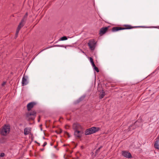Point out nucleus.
<instances>
[{
  "instance_id": "24",
  "label": "nucleus",
  "mask_w": 159,
  "mask_h": 159,
  "mask_svg": "<svg viewBox=\"0 0 159 159\" xmlns=\"http://www.w3.org/2000/svg\"><path fill=\"white\" fill-rule=\"evenodd\" d=\"M5 156V153H1L0 157H3Z\"/></svg>"
},
{
  "instance_id": "8",
  "label": "nucleus",
  "mask_w": 159,
  "mask_h": 159,
  "mask_svg": "<svg viewBox=\"0 0 159 159\" xmlns=\"http://www.w3.org/2000/svg\"><path fill=\"white\" fill-rule=\"evenodd\" d=\"M122 155L124 157L127 158H131L132 156L131 153L127 151H122Z\"/></svg>"
},
{
  "instance_id": "14",
  "label": "nucleus",
  "mask_w": 159,
  "mask_h": 159,
  "mask_svg": "<svg viewBox=\"0 0 159 159\" xmlns=\"http://www.w3.org/2000/svg\"><path fill=\"white\" fill-rule=\"evenodd\" d=\"M105 95V93L103 90H102V91L99 94V98L100 99L102 98Z\"/></svg>"
},
{
  "instance_id": "21",
  "label": "nucleus",
  "mask_w": 159,
  "mask_h": 159,
  "mask_svg": "<svg viewBox=\"0 0 159 159\" xmlns=\"http://www.w3.org/2000/svg\"><path fill=\"white\" fill-rule=\"evenodd\" d=\"M5 142V140L4 138L1 139H0V143H3Z\"/></svg>"
},
{
  "instance_id": "4",
  "label": "nucleus",
  "mask_w": 159,
  "mask_h": 159,
  "mask_svg": "<svg viewBox=\"0 0 159 159\" xmlns=\"http://www.w3.org/2000/svg\"><path fill=\"white\" fill-rule=\"evenodd\" d=\"M99 130V128L98 127H92L86 129L85 131V134L88 135L95 133Z\"/></svg>"
},
{
  "instance_id": "32",
  "label": "nucleus",
  "mask_w": 159,
  "mask_h": 159,
  "mask_svg": "<svg viewBox=\"0 0 159 159\" xmlns=\"http://www.w3.org/2000/svg\"><path fill=\"white\" fill-rule=\"evenodd\" d=\"M81 148L82 149H83V146H81Z\"/></svg>"
},
{
  "instance_id": "20",
  "label": "nucleus",
  "mask_w": 159,
  "mask_h": 159,
  "mask_svg": "<svg viewBox=\"0 0 159 159\" xmlns=\"http://www.w3.org/2000/svg\"><path fill=\"white\" fill-rule=\"evenodd\" d=\"M102 146H100L99 148L98 149L96 150V153H98L99 152V151H100V149L102 148Z\"/></svg>"
},
{
  "instance_id": "22",
  "label": "nucleus",
  "mask_w": 159,
  "mask_h": 159,
  "mask_svg": "<svg viewBox=\"0 0 159 159\" xmlns=\"http://www.w3.org/2000/svg\"><path fill=\"white\" fill-rule=\"evenodd\" d=\"M64 134L66 135H67L68 138L70 137V134L67 132H66V131L64 132Z\"/></svg>"
},
{
  "instance_id": "30",
  "label": "nucleus",
  "mask_w": 159,
  "mask_h": 159,
  "mask_svg": "<svg viewBox=\"0 0 159 159\" xmlns=\"http://www.w3.org/2000/svg\"><path fill=\"white\" fill-rule=\"evenodd\" d=\"M35 142L37 143L38 144V145H39H39H40V143H38V142Z\"/></svg>"
},
{
  "instance_id": "11",
  "label": "nucleus",
  "mask_w": 159,
  "mask_h": 159,
  "mask_svg": "<svg viewBox=\"0 0 159 159\" xmlns=\"http://www.w3.org/2000/svg\"><path fill=\"white\" fill-rule=\"evenodd\" d=\"M125 29L124 28L120 27H115L112 28V31L113 32L119 30Z\"/></svg>"
},
{
  "instance_id": "12",
  "label": "nucleus",
  "mask_w": 159,
  "mask_h": 159,
  "mask_svg": "<svg viewBox=\"0 0 159 159\" xmlns=\"http://www.w3.org/2000/svg\"><path fill=\"white\" fill-rule=\"evenodd\" d=\"M27 77L26 76H24L23 77L22 81V86L26 85L27 84L28 82L27 81Z\"/></svg>"
},
{
  "instance_id": "5",
  "label": "nucleus",
  "mask_w": 159,
  "mask_h": 159,
  "mask_svg": "<svg viewBox=\"0 0 159 159\" xmlns=\"http://www.w3.org/2000/svg\"><path fill=\"white\" fill-rule=\"evenodd\" d=\"M88 45L90 49L91 50H93L96 47V43L94 39H91L89 41Z\"/></svg>"
},
{
  "instance_id": "31",
  "label": "nucleus",
  "mask_w": 159,
  "mask_h": 159,
  "mask_svg": "<svg viewBox=\"0 0 159 159\" xmlns=\"http://www.w3.org/2000/svg\"><path fill=\"white\" fill-rule=\"evenodd\" d=\"M137 122H137V121H136V122H135V123H134V125H136V124H137Z\"/></svg>"
},
{
  "instance_id": "2",
  "label": "nucleus",
  "mask_w": 159,
  "mask_h": 159,
  "mask_svg": "<svg viewBox=\"0 0 159 159\" xmlns=\"http://www.w3.org/2000/svg\"><path fill=\"white\" fill-rule=\"evenodd\" d=\"M27 16L28 13L26 12L24 16L23 19L21 20V22H20L18 26L16 31V35H17L18 34L21 28L23 27L25 25Z\"/></svg>"
},
{
  "instance_id": "7",
  "label": "nucleus",
  "mask_w": 159,
  "mask_h": 159,
  "mask_svg": "<svg viewBox=\"0 0 159 159\" xmlns=\"http://www.w3.org/2000/svg\"><path fill=\"white\" fill-rule=\"evenodd\" d=\"M72 128L74 131H75L79 130L81 129V127L79 124L74 123L72 125Z\"/></svg>"
},
{
  "instance_id": "23",
  "label": "nucleus",
  "mask_w": 159,
  "mask_h": 159,
  "mask_svg": "<svg viewBox=\"0 0 159 159\" xmlns=\"http://www.w3.org/2000/svg\"><path fill=\"white\" fill-rule=\"evenodd\" d=\"M56 132H57V134H60L62 132V130L60 129L59 131H56Z\"/></svg>"
},
{
  "instance_id": "6",
  "label": "nucleus",
  "mask_w": 159,
  "mask_h": 159,
  "mask_svg": "<svg viewBox=\"0 0 159 159\" xmlns=\"http://www.w3.org/2000/svg\"><path fill=\"white\" fill-rule=\"evenodd\" d=\"M83 132L79 130L74 131V135L76 139H80L82 136Z\"/></svg>"
},
{
  "instance_id": "9",
  "label": "nucleus",
  "mask_w": 159,
  "mask_h": 159,
  "mask_svg": "<svg viewBox=\"0 0 159 159\" xmlns=\"http://www.w3.org/2000/svg\"><path fill=\"white\" fill-rule=\"evenodd\" d=\"M36 104V103L34 102H32L29 103L27 106V110L28 111H30Z\"/></svg>"
},
{
  "instance_id": "18",
  "label": "nucleus",
  "mask_w": 159,
  "mask_h": 159,
  "mask_svg": "<svg viewBox=\"0 0 159 159\" xmlns=\"http://www.w3.org/2000/svg\"><path fill=\"white\" fill-rule=\"evenodd\" d=\"M67 39V37L66 36H64L61 38L60 40H64Z\"/></svg>"
},
{
  "instance_id": "27",
  "label": "nucleus",
  "mask_w": 159,
  "mask_h": 159,
  "mask_svg": "<svg viewBox=\"0 0 159 159\" xmlns=\"http://www.w3.org/2000/svg\"><path fill=\"white\" fill-rule=\"evenodd\" d=\"M70 127V126L69 125H66V126H65V128H66V129H67L68 128H69Z\"/></svg>"
},
{
  "instance_id": "26",
  "label": "nucleus",
  "mask_w": 159,
  "mask_h": 159,
  "mask_svg": "<svg viewBox=\"0 0 159 159\" xmlns=\"http://www.w3.org/2000/svg\"><path fill=\"white\" fill-rule=\"evenodd\" d=\"M6 84V82H4L2 84V86H4Z\"/></svg>"
},
{
  "instance_id": "25",
  "label": "nucleus",
  "mask_w": 159,
  "mask_h": 159,
  "mask_svg": "<svg viewBox=\"0 0 159 159\" xmlns=\"http://www.w3.org/2000/svg\"><path fill=\"white\" fill-rule=\"evenodd\" d=\"M47 142H45L44 143H43V147H45L47 145Z\"/></svg>"
},
{
  "instance_id": "10",
  "label": "nucleus",
  "mask_w": 159,
  "mask_h": 159,
  "mask_svg": "<svg viewBox=\"0 0 159 159\" xmlns=\"http://www.w3.org/2000/svg\"><path fill=\"white\" fill-rule=\"evenodd\" d=\"M109 28V26L103 27L101 28L99 31V34L101 36L104 34L107 31Z\"/></svg>"
},
{
  "instance_id": "16",
  "label": "nucleus",
  "mask_w": 159,
  "mask_h": 159,
  "mask_svg": "<svg viewBox=\"0 0 159 159\" xmlns=\"http://www.w3.org/2000/svg\"><path fill=\"white\" fill-rule=\"evenodd\" d=\"M89 60H90V62L91 63V64L92 65V66L93 67V66H95V64H94V63L93 59L92 57H90L89 58Z\"/></svg>"
},
{
  "instance_id": "17",
  "label": "nucleus",
  "mask_w": 159,
  "mask_h": 159,
  "mask_svg": "<svg viewBox=\"0 0 159 159\" xmlns=\"http://www.w3.org/2000/svg\"><path fill=\"white\" fill-rule=\"evenodd\" d=\"M125 28H124L125 29H131L132 28V27L130 25H125Z\"/></svg>"
},
{
  "instance_id": "34",
  "label": "nucleus",
  "mask_w": 159,
  "mask_h": 159,
  "mask_svg": "<svg viewBox=\"0 0 159 159\" xmlns=\"http://www.w3.org/2000/svg\"><path fill=\"white\" fill-rule=\"evenodd\" d=\"M157 139H159V135L157 137Z\"/></svg>"
},
{
  "instance_id": "33",
  "label": "nucleus",
  "mask_w": 159,
  "mask_h": 159,
  "mask_svg": "<svg viewBox=\"0 0 159 159\" xmlns=\"http://www.w3.org/2000/svg\"><path fill=\"white\" fill-rule=\"evenodd\" d=\"M39 118H40V116H39ZM38 121L39 122V121H40V119H38Z\"/></svg>"
},
{
  "instance_id": "3",
  "label": "nucleus",
  "mask_w": 159,
  "mask_h": 159,
  "mask_svg": "<svg viewBox=\"0 0 159 159\" xmlns=\"http://www.w3.org/2000/svg\"><path fill=\"white\" fill-rule=\"evenodd\" d=\"M10 130V127L9 125H5L3 128L0 129V133L2 135H6L9 133Z\"/></svg>"
},
{
  "instance_id": "15",
  "label": "nucleus",
  "mask_w": 159,
  "mask_h": 159,
  "mask_svg": "<svg viewBox=\"0 0 159 159\" xmlns=\"http://www.w3.org/2000/svg\"><path fill=\"white\" fill-rule=\"evenodd\" d=\"M29 130H29V128H28L26 127V128H25V129H24V134L25 135H27L28 134L30 133Z\"/></svg>"
},
{
  "instance_id": "29",
  "label": "nucleus",
  "mask_w": 159,
  "mask_h": 159,
  "mask_svg": "<svg viewBox=\"0 0 159 159\" xmlns=\"http://www.w3.org/2000/svg\"><path fill=\"white\" fill-rule=\"evenodd\" d=\"M40 150L41 151H43L44 150V149L43 148L41 149Z\"/></svg>"
},
{
  "instance_id": "1",
  "label": "nucleus",
  "mask_w": 159,
  "mask_h": 159,
  "mask_svg": "<svg viewBox=\"0 0 159 159\" xmlns=\"http://www.w3.org/2000/svg\"><path fill=\"white\" fill-rule=\"evenodd\" d=\"M36 112L35 111L28 112L25 114V118L28 121L34 120L36 116Z\"/></svg>"
},
{
  "instance_id": "28",
  "label": "nucleus",
  "mask_w": 159,
  "mask_h": 159,
  "mask_svg": "<svg viewBox=\"0 0 159 159\" xmlns=\"http://www.w3.org/2000/svg\"><path fill=\"white\" fill-rule=\"evenodd\" d=\"M55 46H59V47H63V46H60L59 45H55Z\"/></svg>"
},
{
  "instance_id": "19",
  "label": "nucleus",
  "mask_w": 159,
  "mask_h": 159,
  "mask_svg": "<svg viewBox=\"0 0 159 159\" xmlns=\"http://www.w3.org/2000/svg\"><path fill=\"white\" fill-rule=\"evenodd\" d=\"M93 69L95 70L97 72H99V70H98V67H97L96 66H94L93 67Z\"/></svg>"
},
{
  "instance_id": "13",
  "label": "nucleus",
  "mask_w": 159,
  "mask_h": 159,
  "mask_svg": "<svg viewBox=\"0 0 159 159\" xmlns=\"http://www.w3.org/2000/svg\"><path fill=\"white\" fill-rule=\"evenodd\" d=\"M154 146L155 148L159 150V143L158 140H156L155 142Z\"/></svg>"
}]
</instances>
